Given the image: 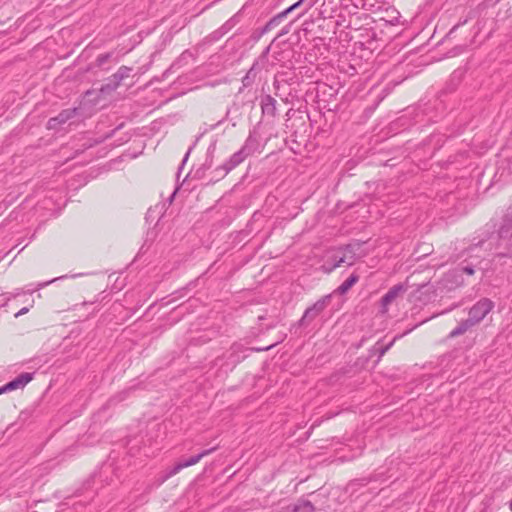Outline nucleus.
Returning a JSON list of instances; mask_svg holds the SVG:
<instances>
[{"instance_id":"nucleus-32","label":"nucleus","mask_w":512,"mask_h":512,"mask_svg":"<svg viewBox=\"0 0 512 512\" xmlns=\"http://www.w3.org/2000/svg\"><path fill=\"white\" fill-rule=\"evenodd\" d=\"M235 109V110H238V106L234 103L232 105V107H230L227 112H226V117H228L230 115V113L232 112V110Z\"/></svg>"},{"instance_id":"nucleus-9","label":"nucleus","mask_w":512,"mask_h":512,"mask_svg":"<svg viewBox=\"0 0 512 512\" xmlns=\"http://www.w3.org/2000/svg\"><path fill=\"white\" fill-rule=\"evenodd\" d=\"M277 101L269 94L261 97L260 106L263 117L274 119L277 115Z\"/></svg>"},{"instance_id":"nucleus-13","label":"nucleus","mask_w":512,"mask_h":512,"mask_svg":"<svg viewBox=\"0 0 512 512\" xmlns=\"http://www.w3.org/2000/svg\"><path fill=\"white\" fill-rule=\"evenodd\" d=\"M405 288L403 285L398 284L393 286L388 290V292L381 298V304L384 308H386L388 305H390L396 297L401 293L404 292Z\"/></svg>"},{"instance_id":"nucleus-6","label":"nucleus","mask_w":512,"mask_h":512,"mask_svg":"<svg viewBox=\"0 0 512 512\" xmlns=\"http://www.w3.org/2000/svg\"><path fill=\"white\" fill-rule=\"evenodd\" d=\"M268 52H269V47H267L265 49V51L262 54V57L260 59L256 60L252 64L250 69L247 71L245 76L242 78L243 87H249L255 82L258 73L263 68V63L265 62V58H266V55Z\"/></svg>"},{"instance_id":"nucleus-10","label":"nucleus","mask_w":512,"mask_h":512,"mask_svg":"<svg viewBox=\"0 0 512 512\" xmlns=\"http://www.w3.org/2000/svg\"><path fill=\"white\" fill-rule=\"evenodd\" d=\"M286 17L287 16L284 14L283 11L276 14L262 28H260L254 32V38L259 39L266 33L270 32L274 28L278 27Z\"/></svg>"},{"instance_id":"nucleus-19","label":"nucleus","mask_w":512,"mask_h":512,"mask_svg":"<svg viewBox=\"0 0 512 512\" xmlns=\"http://www.w3.org/2000/svg\"><path fill=\"white\" fill-rule=\"evenodd\" d=\"M397 337H394L392 341H390L386 345H379V343H376V345L373 347V349L378 352L379 359L393 346L394 342L396 341Z\"/></svg>"},{"instance_id":"nucleus-24","label":"nucleus","mask_w":512,"mask_h":512,"mask_svg":"<svg viewBox=\"0 0 512 512\" xmlns=\"http://www.w3.org/2000/svg\"><path fill=\"white\" fill-rule=\"evenodd\" d=\"M319 0H302L305 3V8L297 15L296 19L306 14Z\"/></svg>"},{"instance_id":"nucleus-31","label":"nucleus","mask_w":512,"mask_h":512,"mask_svg":"<svg viewBox=\"0 0 512 512\" xmlns=\"http://www.w3.org/2000/svg\"><path fill=\"white\" fill-rule=\"evenodd\" d=\"M10 392L9 388L7 387V384L0 387V395Z\"/></svg>"},{"instance_id":"nucleus-17","label":"nucleus","mask_w":512,"mask_h":512,"mask_svg":"<svg viewBox=\"0 0 512 512\" xmlns=\"http://www.w3.org/2000/svg\"><path fill=\"white\" fill-rule=\"evenodd\" d=\"M133 72V68L129 66L122 65L118 68V70L114 73V76L117 80L122 83L123 80L129 78Z\"/></svg>"},{"instance_id":"nucleus-11","label":"nucleus","mask_w":512,"mask_h":512,"mask_svg":"<svg viewBox=\"0 0 512 512\" xmlns=\"http://www.w3.org/2000/svg\"><path fill=\"white\" fill-rule=\"evenodd\" d=\"M34 373L24 372L18 375L13 380L9 381L7 387L10 391L24 388L30 381H32Z\"/></svg>"},{"instance_id":"nucleus-18","label":"nucleus","mask_w":512,"mask_h":512,"mask_svg":"<svg viewBox=\"0 0 512 512\" xmlns=\"http://www.w3.org/2000/svg\"><path fill=\"white\" fill-rule=\"evenodd\" d=\"M231 354H230V358H234L233 359V362L234 363H239L240 361H242L243 359H245L247 357V354H244L242 356H239L238 353L239 352H244L245 350L243 349V347L239 344H234L232 347H231Z\"/></svg>"},{"instance_id":"nucleus-14","label":"nucleus","mask_w":512,"mask_h":512,"mask_svg":"<svg viewBox=\"0 0 512 512\" xmlns=\"http://www.w3.org/2000/svg\"><path fill=\"white\" fill-rule=\"evenodd\" d=\"M121 85V83L117 80V78L112 74L109 76L105 83L100 87L99 92L103 95L110 94L117 90V88Z\"/></svg>"},{"instance_id":"nucleus-27","label":"nucleus","mask_w":512,"mask_h":512,"mask_svg":"<svg viewBox=\"0 0 512 512\" xmlns=\"http://www.w3.org/2000/svg\"><path fill=\"white\" fill-rule=\"evenodd\" d=\"M273 346H274V344H271L267 347L250 348L249 350L255 351V352H261V351H267V350L271 349Z\"/></svg>"},{"instance_id":"nucleus-30","label":"nucleus","mask_w":512,"mask_h":512,"mask_svg":"<svg viewBox=\"0 0 512 512\" xmlns=\"http://www.w3.org/2000/svg\"><path fill=\"white\" fill-rule=\"evenodd\" d=\"M29 311V308L28 307H24L22 308L21 310H19L16 314H15V317H19L25 313H27Z\"/></svg>"},{"instance_id":"nucleus-5","label":"nucleus","mask_w":512,"mask_h":512,"mask_svg":"<svg viewBox=\"0 0 512 512\" xmlns=\"http://www.w3.org/2000/svg\"><path fill=\"white\" fill-rule=\"evenodd\" d=\"M218 449V446L211 447L209 449L202 450L197 455L191 456L190 458L180 461L176 463L171 470L168 472L167 476H173L177 473H179L183 468L193 466L197 464L202 458H204L207 455H210L214 451Z\"/></svg>"},{"instance_id":"nucleus-15","label":"nucleus","mask_w":512,"mask_h":512,"mask_svg":"<svg viewBox=\"0 0 512 512\" xmlns=\"http://www.w3.org/2000/svg\"><path fill=\"white\" fill-rule=\"evenodd\" d=\"M359 280V276L356 273H352L336 290L337 293L343 295L347 293L351 287L356 284Z\"/></svg>"},{"instance_id":"nucleus-8","label":"nucleus","mask_w":512,"mask_h":512,"mask_svg":"<svg viewBox=\"0 0 512 512\" xmlns=\"http://www.w3.org/2000/svg\"><path fill=\"white\" fill-rule=\"evenodd\" d=\"M78 108H69L62 110L57 116L52 117L47 122V128L49 130L57 129L65 124L70 119L74 118L77 114Z\"/></svg>"},{"instance_id":"nucleus-1","label":"nucleus","mask_w":512,"mask_h":512,"mask_svg":"<svg viewBox=\"0 0 512 512\" xmlns=\"http://www.w3.org/2000/svg\"><path fill=\"white\" fill-rule=\"evenodd\" d=\"M494 307V303L488 298H482L469 310L468 318L461 321L450 333V338L458 337L470 328L480 323Z\"/></svg>"},{"instance_id":"nucleus-28","label":"nucleus","mask_w":512,"mask_h":512,"mask_svg":"<svg viewBox=\"0 0 512 512\" xmlns=\"http://www.w3.org/2000/svg\"><path fill=\"white\" fill-rule=\"evenodd\" d=\"M191 150H192V147H190V148L188 149V151L186 152V154H185V156H184V158H183V160H182V163H181V165H180V167H179V169H178V170H179V172L182 170V168H183L184 164L186 163V161H187V159H188V157H189V154H190Z\"/></svg>"},{"instance_id":"nucleus-35","label":"nucleus","mask_w":512,"mask_h":512,"mask_svg":"<svg viewBox=\"0 0 512 512\" xmlns=\"http://www.w3.org/2000/svg\"><path fill=\"white\" fill-rule=\"evenodd\" d=\"M497 256L498 257H506V256H508V253H498Z\"/></svg>"},{"instance_id":"nucleus-2","label":"nucleus","mask_w":512,"mask_h":512,"mask_svg":"<svg viewBox=\"0 0 512 512\" xmlns=\"http://www.w3.org/2000/svg\"><path fill=\"white\" fill-rule=\"evenodd\" d=\"M355 263V254L350 245L340 247L334 250L331 254L326 256L325 262L322 265V270L325 273H331L334 269L342 266H352Z\"/></svg>"},{"instance_id":"nucleus-12","label":"nucleus","mask_w":512,"mask_h":512,"mask_svg":"<svg viewBox=\"0 0 512 512\" xmlns=\"http://www.w3.org/2000/svg\"><path fill=\"white\" fill-rule=\"evenodd\" d=\"M259 148V140L257 136L250 132L243 146L240 148L247 156L254 154Z\"/></svg>"},{"instance_id":"nucleus-29","label":"nucleus","mask_w":512,"mask_h":512,"mask_svg":"<svg viewBox=\"0 0 512 512\" xmlns=\"http://www.w3.org/2000/svg\"><path fill=\"white\" fill-rule=\"evenodd\" d=\"M222 36H223V35H220V30H219V29H218V30H216V31H214V32L210 35V37H211V39H212L213 41H217V40H219Z\"/></svg>"},{"instance_id":"nucleus-38","label":"nucleus","mask_w":512,"mask_h":512,"mask_svg":"<svg viewBox=\"0 0 512 512\" xmlns=\"http://www.w3.org/2000/svg\"><path fill=\"white\" fill-rule=\"evenodd\" d=\"M20 292L13 294V297L19 296Z\"/></svg>"},{"instance_id":"nucleus-3","label":"nucleus","mask_w":512,"mask_h":512,"mask_svg":"<svg viewBox=\"0 0 512 512\" xmlns=\"http://www.w3.org/2000/svg\"><path fill=\"white\" fill-rule=\"evenodd\" d=\"M331 296L326 295L317 300L312 306L308 307L302 318L299 320V325L305 326L318 317L330 302Z\"/></svg>"},{"instance_id":"nucleus-21","label":"nucleus","mask_w":512,"mask_h":512,"mask_svg":"<svg viewBox=\"0 0 512 512\" xmlns=\"http://www.w3.org/2000/svg\"><path fill=\"white\" fill-rule=\"evenodd\" d=\"M479 262L477 263H474V262H471V263H467V264H460L459 265V270L463 273H466L467 275H473L474 272H475V267L477 266Z\"/></svg>"},{"instance_id":"nucleus-36","label":"nucleus","mask_w":512,"mask_h":512,"mask_svg":"<svg viewBox=\"0 0 512 512\" xmlns=\"http://www.w3.org/2000/svg\"><path fill=\"white\" fill-rule=\"evenodd\" d=\"M509 508L512 511V500L509 502Z\"/></svg>"},{"instance_id":"nucleus-22","label":"nucleus","mask_w":512,"mask_h":512,"mask_svg":"<svg viewBox=\"0 0 512 512\" xmlns=\"http://www.w3.org/2000/svg\"><path fill=\"white\" fill-rule=\"evenodd\" d=\"M189 59H194V55L190 50H185L178 57L176 64H185L188 62Z\"/></svg>"},{"instance_id":"nucleus-16","label":"nucleus","mask_w":512,"mask_h":512,"mask_svg":"<svg viewBox=\"0 0 512 512\" xmlns=\"http://www.w3.org/2000/svg\"><path fill=\"white\" fill-rule=\"evenodd\" d=\"M292 512H314L315 507L309 500H299L291 508Z\"/></svg>"},{"instance_id":"nucleus-23","label":"nucleus","mask_w":512,"mask_h":512,"mask_svg":"<svg viewBox=\"0 0 512 512\" xmlns=\"http://www.w3.org/2000/svg\"><path fill=\"white\" fill-rule=\"evenodd\" d=\"M112 57V53L111 52H107V53H103V54H100L97 56L96 58V66L97 67H102L108 60H110Z\"/></svg>"},{"instance_id":"nucleus-7","label":"nucleus","mask_w":512,"mask_h":512,"mask_svg":"<svg viewBox=\"0 0 512 512\" xmlns=\"http://www.w3.org/2000/svg\"><path fill=\"white\" fill-rule=\"evenodd\" d=\"M248 156L239 149L235 153H233L230 158L221 166L216 168V172L221 174V177L227 175L231 170L240 165Z\"/></svg>"},{"instance_id":"nucleus-33","label":"nucleus","mask_w":512,"mask_h":512,"mask_svg":"<svg viewBox=\"0 0 512 512\" xmlns=\"http://www.w3.org/2000/svg\"><path fill=\"white\" fill-rule=\"evenodd\" d=\"M61 278H62V277L55 278V279H53V280H50V281H48V282H46V283L42 284L41 286L48 285V284H50V283H53V282H54V281H56L57 279H61Z\"/></svg>"},{"instance_id":"nucleus-25","label":"nucleus","mask_w":512,"mask_h":512,"mask_svg":"<svg viewBox=\"0 0 512 512\" xmlns=\"http://www.w3.org/2000/svg\"><path fill=\"white\" fill-rule=\"evenodd\" d=\"M299 8H302V10L305 8V3H303L302 0H298L297 2L292 4L291 6H289L285 10H283V12L287 16L288 14H290L291 12H293L296 9H299Z\"/></svg>"},{"instance_id":"nucleus-26","label":"nucleus","mask_w":512,"mask_h":512,"mask_svg":"<svg viewBox=\"0 0 512 512\" xmlns=\"http://www.w3.org/2000/svg\"><path fill=\"white\" fill-rule=\"evenodd\" d=\"M211 166H212V159L210 158V149H209L205 163L202 165V167L200 169H198L196 171V174H199L200 171L204 172L206 169H209Z\"/></svg>"},{"instance_id":"nucleus-37","label":"nucleus","mask_w":512,"mask_h":512,"mask_svg":"<svg viewBox=\"0 0 512 512\" xmlns=\"http://www.w3.org/2000/svg\"><path fill=\"white\" fill-rule=\"evenodd\" d=\"M91 93H92V91H91V90H88V91H86V93H85V94H86V95H90Z\"/></svg>"},{"instance_id":"nucleus-20","label":"nucleus","mask_w":512,"mask_h":512,"mask_svg":"<svg viewBox=\"0 0 512 512\" xmlns=\"http://www.w3.org/2000/svg\"><path fill=\"white\" fill-rule=\"evenodd\" d=\"M237 23V20L235 17L230 18L227 20L220 28V35H225L228 33Z\"/></svg>"},{"instance_id":"nucleus-34","label":"nucleus","mask_w":512,"mask_h":512,"mask_svg":"<svg viewBox=\"0 0 512 512\" xmlns=\"http://www.w3.org/2000/svg\"><path fill=\"white\" fill-rule=\"evenodd\" d=\"M288 33V29H283L278 36H283L284 34Z\"/></svg>"},{"instance_id":"nucleus-4","label":"nucleus","mask_w":512,"mask_h":512,"mask_svg":"<svg viewBox=\"0 0 512 512\" xmlns=\"http://www.w3.org/2000/svg\"><path fill=\"white\" fill-rule=\"evenodd\" d=\"M498 237L504 246L512 248V206H510L503 216L502 223L498 229Z\"/></svg>"}]
</instances>
